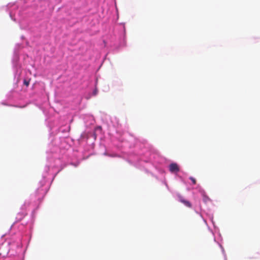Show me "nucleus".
Wrapping results in <instances>:
<instances>
[{
    "label": "nucleus",
    "mask_w": 260,
    "mask_h": 260,
    "mask_svg": "<svg viewBox=\"0 0 260 260\" xmlns=\"http://www.w3.org/2000/svg\"><path fill=\"white\" fill-rule=\"evenodd\" d=\"M203 200L205 202H207L208 200H209V198L206 196H204Z\"/></svg>",
    "instance_id": "nucleus-5"
},
{
    "label": "nucleus",
    "mask_w": 260,
    "mask_h": 260,
    "mask_svg": "<svg viewBox=\"0 0 260 260\" xmlns=\"http://www.w3.org/2000/svg\"><path fill=\"white\" fill-rule=\"evenodd\" d=\"M189 179L192 181L193 184H196V180L195 178H194L192 177H189Z\"/></svg>",
    "instance_id": "nucleus-3"
},
{
    "label": "nucleus",
    "mask_w": 260,
    "mask_h": 260,
    "mask_svg": "<svg viewBox=\"0 0 260 260\" xmlns=\"http://www.w3.org/2000/svg\"><path fill=\"white\" fill-rule=\"evenodd\" d=\"M97 93H98V89H95L93 92V94L95 95L97 94Z\"/></svg>",
    "instance_id": "nucleus-6"
},
{
    "label": "nucleus",
    "mask_w": 260,
    "mask_h": 260,
    "mask_svg": "<svg viewBox=\"0 0 260 260\" xmlns=\"http://www.w3.org/2000/svg\"><path fill=\"white\" fill-rule=\"evenodd\" d=\"M23 83L24 85H25L26 86H28L29 84V81L24 80Z\"/></svg>",
    "instance_id": "nucleus-4"
},
{
    "label": "nucleus",
    "mask_w": 260,
    "mask_h": 260,
    "mask_svg": "<svg viewBox=\"0 0 260 260\" xmlns=\"http://www.w3.org/2000/svg\"><path fill=\"white\" fill-rule=\"evenodd\" d=\"M179 201L183 203L185 206L188 208H191V204L187 200H186L182 196L178 194L177 196Z\"/></svg>",
    "instance_id": "nucleus-1"
},
{
    "label": "nucleus",
    "mask_w": 260,
    "mask_h": 260,
    "mask_svg": "<svg viewBox=\"0 0 260 260\" xmlns=\"http://www.w3.org/2000/svg\"><path fill=\"white\" fill-rule=\"evenodd\" d=\"M169 170L171 173H177L179 171V167L176 163H172L169 166Z\"/></svg>",
    "instance_id": "nucleus-2"
}]
</instances>
